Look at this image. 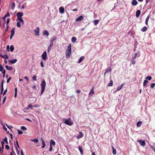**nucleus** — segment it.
<instances>
[{
	"mask_svg": "<svg viewBox=\"0 0 155 155\" xmlns=\"http://www.w3.org/2000/svg\"><path fill=\"white\" fill-rule=\"evenodd\" d=\"M36 78L37 76H34L32 78V79L35 81L36 80Z\"/></svg>",
	"mask_w": 155,
	"mask_h": 155,
	"instance_id": "3c124183",
	"label": "nucleus"
},
{
	"mask_svg": "<svg viewBox=\"0 0 155 155\" xmlns=\"http://www.w3.org/2000/svg\"><path fill=\"white\" fill-rule=\"evenodd\" d=\"M99 22V21L98 20H94V25H96Z\"/></svg>",
	"mask_w": 155,
	"mask_h": 155,
	"instance_id": "c9c22d12",
	"label": "nucleus"
},
{
	"mask_svg": "<svg viewBox=\"0 0 155 155\" xmlns=\"http://www.w3.org/2000/svg\"><path fill=\"white\" fill-rule=\"evenodd\" d=\"M4 68L3 67H2L1 64L0 65V71L1 72H2L3 71V70H4Z\"/></svg>",
	"mask_w": 155,
	"mask_h": 155,
	"instance_id": "58836bf2",
	"label": "nucleus"
},
{
	"mask_svg": "<svg viewBox=\"0 0 155 155\" xmlns=\"http://www.w3.org/2000/svg\"><path fill=\"white\" fill-rule=\"evenodd\" d=\"M14 49V47L13 45H11L10 47V50L11 52H12Z\"/></svg>",
	"mask_w": 155,
	"mask_h": 155,
	"instance_id": "473e14b6",
	"label": "nucleus"
},
{
	"mask_svg": "<svg viewBox=\"0 0 155 155\" xmlns=\"http://www.w3.org/2000/svg\"><path fill=\"white\" fill-rule=\"evenodd\" d=\"M31 141H34L36 143H37L38 142V140L37 138H35L34 139L31 140Z\"/></svg>",
	"mask_w": 155,
	"mask_h": 155,
	"instance_id": "2f4dec72",
	"label": "nucleus"
},
{
	"mask_svg": "<svg viewBox=\"0 0 155 155\" xmlns=\"http://www.w3.org/2000/svg\"><path fill=\"white\" fill-rule=\"evenodd\" d=\"M148 83V81L147 80H145L143 83V85L145 86Z\"/></svg>",
	"mask_w": 155,
	"mask_h": 155,
	"instance_id": "7c9ffc66",
	"label": "nucleus"
},
{
	"mask_svg": "<svg viewBox=\"0 0 155 155\" xmlns=\"http://www.w3.org/2000/svg\"><path fill=\"white\" fill-rule=\"evenodd\" d=\"M8 28H6L5 29V31L3 33V34L4 35H5V34L7 32V31H8Z\"/></svg>",
	"mask_w": 155,
	"mask_h": 155,
	"instance_id": "338daca9",
	"label": "nucleus"
},
{
	"mask_svg": "<svg viewBox=\"0 0 155 155\" xmlns=\"http://www.w3.org/2000/svg\"><path fill=\"white\" fill-rule=\"evenodd\" d=\"M42 148H44L45 147V143L44 141H43V142H42Z\"/></svg>",
	"mask_w": 155,
	"mask_h": 155,
	"instance_id": "ea45409f",
	"label": "nucleus"
},
{
	"mask_svg": "<svg viewBox=\"0 0 155 155\" xmlns=\"http://www.w3.org/2000/svg\"><path fill=\"white\" fill-rule=\"evenodd\" d=\"M94 89H93V88H92L91 89V91H90V92L89 93V95H90V94H91V93H92V94H94Z\"/></svg>",
	"mask_w": 155,
	"mask_h": 155,
	"instance_id": "c03bdc74",
	"label": "nucleus"
},
{
	"mask_svg": "<svg viewBox=\"0 0 155 155\" xmlns=\"http://www.w3.org/2000/svg\"><path fill=\"white\" fill-rule=\"evenodd\" d=\"M1 56L5 59H7L8 58V55L6 54H5L4 55H1Z\"/></svg>",
	"mask_w": 155,
	"mask_h": 155,
	"instance_id": "b1692460",
	"label": "nucleus"
},
{
	"mask_svg": "<svg viewBox=\"0 0 155 155\" xmlns=\"http://www.w3.org/2000/svg\"><path fill=\"white\" fill-rule=\"evenodd\" d=\"M40 64H41V66L42 68L44 67V65L43 63V62L42 61H41Z\"/></svg>",
	"mask_w": 155,
	"mask_h": 155,
	"instance_id": "09e8293b",
	"label": "nucleus"
},
{
	"mask_svg": "<svg viewBox=\"0 0 155 155\" xmlns=\"http://www.w3.org/2000/svg\"><path fill=\"white\" fill-rule=\"evenodd\" d=\"M146 79L148 80L149 81H150L152 79V77L151 76H148Z\"/></svg>",
	"mask_w": 155,
	"mask_h": 155,
	"instance_id": "a19ab883",
	"label": "nucleus"
},
{
	"mask_svg": "<svg viewBox=\"0 0 155 155\" xmlns=\"http://www.w3.org/2000/svg\"><path fill=\"white\" fill-rule=\"evenodd\" d=\"M155 86V83H152L150 85V87L153 88Z\"/></svg>",
	"mask_w": 155,
	"mask_h": 155,
	"instance_id": "37998d69",
	"label": "nucleus"
},
{
	"mask_svg": "<svg viewBox=\"0 0 155 155\" xmlns=\"http://www.w3.org/2000/svg\"><path fill=\"white\" fill-rule=\"evenodd\" d=\"M131 62L133 64H135L136 62L134 60V59H133V60L131 61Z\"/></svg>",
	"mask_w": 155,
	"mask_h": 155,
	"instance_id": "603ef678",
	"label": "nucleus"
},
{
	"mask_svg": "<svg viewBox=\"0 0 155 155\" xmlns=\"http://www.w3.org/2000/svg\"><path fill=\"white\" fill-rule=\"evenodd\" d=\"M59 12L61 13H63L64 12V8L61 7L59 8Z\"/></svg>",
	"mask_w": 155,
	"mask_h": 155,
	"instance_id": "2eb2a0df",
	"label": "nucleus"
},
{
	"mask_svg": "<svg viewBox=\"0 0 155 155\" xmlns=\"http://www.w3.org/2000/svg\"><path fill=\"white\" fill-rule=\"evenodd\" d=\"M43 35L48 36L49 35V32L47 30H44L43 32Z\"/></svg>",
	"mask_w": 155,
	"mask_h": 155,
	"instance_id": "bb28decb",
	"label": "nucleus"
},
{
	"mask_svg": "<svg viewBox=\"0 0 155 155\" xmlns=\"http://www.w3.org/2000/svg\"><path fill=\"white\" fill-rule=\"evenodd\" d=\"M142 123V122L141 121H139L137 123V126L138 127H139L140 126L141 124Z\"/></svg>",
	"mask_w": 155,
	"mask_h": 155,
	"instance_id": "c756f323",
	"label": "nucleus"
},
{
	"mask_svg": "<svg viewBox=\"0 0 155 155\" xmlns=\"http://www.w3.org/2000/svg\"><path fill=\"white\" fill-rule=\"evenodd\" d=\"M21 128L22 130H27V128L26 127H25V126H22L21 127Z\"/></svg>",
	"mask_w": 155,
	"mask_h": 155,
	"instance_id": "79ce46f5",
	"label": "nucleus"
},
{
	"mask_svg": "<svg viewBox=\"0 0 155 155\" xmlns=\"http://www.w3.org/2000/svg\"><path fill=\"white\" fill-rule=\"evenodd\" d=\"M18 20H19L21 22L23 23L24 22V21L22 19V18L21 17L18 18Z\"/></svg>",
	"mask_w": 155,
	"mask_h": 155,
	"instance_id": "4c0bfd02",
	"label": "nucleus"
},
{
	"mask_svg": "<svg viewBox=\"0 0 155 155\" xmlns=\"http://www.w3.org/2000/svg\"><path fill=\"white\" fill-rule=\"evenodd\" d=\"M57 38L56 37L54 36L50 41V44L49 46L50 47H52L53 46L54 42Z\"/></svg>",
	"mask_w": 155,
	"mask_h": 155,
	"instance_id": "20e7f679",
	"label": "nucleus"
},
{
	"mask_svg": "<svg viewBox=\"0 0 155 155\" xmlns=\"http://www.w3.org/2000/svg\"><path fill=\"white\" fill-rule=\"evenodd\" d=\"M149 18H150V15H149L147 16V17L146 18V21H145V24L147 25H148V22L149 20Z\"/></svg>",
	"mask_w": 155,
	"mask_h": 155,
	"instance_id": "cd10ccee",
	"label": "nucleus"
},
{
	"mask_svg": "<svg viewBox=\"0 0 155 155\" xmlns=\"http://www.w3.org/2000/svg\"><path fill=\"white\" fill-rule=\"evenodd\" d=\"M111 71V69L110 68L109 69H107L104 74V77H105V75L106 74L108 73L109 72V71Z\"/></svg>",
	"mask_w": 155,
	"mask_h": 155,
	"instance_id": "dca6fc26",
	"label": "nucleus"
},
{
	"mask_svg": "<svg viewBox=\"0 0 155 155\" xmlns=\"http://www.w3.org/2000/svg\"><path fill=\"white\" fill-rule=\"evenodd\" d=\"M151 148L153 149V150L155 152V147L153 146L150 145V146Z\"/></svg>",
	"mask_w": 155,
	"mask_h": 155,
	"instance_id": "8fccbe9b",
	"label": "nucleus"
},
{
	"mask_svg": "<svg viewBox=\"0 0 155 155\" xmlns=\"http://www.w3.org/2000/svg\"><path fill=\"white\" fill-rule=\"evenodd\" d=\"M131 4L133 6H135L137 4V2L136 0H133L131 3Z\"/></svg>",
	"mask_w": 155,
	"mask_h": 155,
	"instance_id": "a211bd4d",
	"label": "nucleus"
},
{
	"mask_svg": "<svg viewBox=\"0 0 155 155\" xmlns=\"http://www.w3.org/2000/svg\"><path fill=\"white\" fill-rule=\"evenodd\" d=\"M41 86V94H42L45 90L46 86V82L45 80L42 81Z\"/></svg>",
	"mask_w": 155,
	"mask_h": 155,
	"instance_id": "7ed1b4c3",
	"label": "nucleus"
},
{
	"mask_svg": "<svg viewBox=\"0 0 155 155\" xmlns=\"http://www.w3.org/2000/svg\"><path fill=\"white\" fill-rule=\"evenodd\" d=\"M113 150V153L114 155H116L117 153V152L116 149L114 148L113 146H111Z\"/></svg>",
	"mask_w": 155,
	"mask_h": 155,
	"instance_id": "aec40b11",
	"label": "nucleus"
},
{
	"mask_svg": "<svg viewBox=\"0 0 155 155\" xmlns=\"http://www.w3.org/2000/svg\"><path fill=\"white\" fill-rule=\"evenodd\" d=\"M12 64H13L16 63L17 61V60L16 59H14L10 61H9Z\"/></svg>",
	"mask_w": 155,
	"mask_h": 155,
	"instance_id": "393cba45",
	"label": "nucleus"
},
{
	"mask_svg": "<svg viewBox=\"0 0 155 155\" xmlns=\"http://www.w3.org/2000/svg\"><path fill=\"white\" fill-rule=\"evenodd\" d=\"M71 45L69 44L68 45L67 50L65 51V55L66 58H69L71 56Z\"/></svg>",
	"mask_w": 155,
	"mask_h": 155,
	"instance_id": "f257e3e1",
	"label": "nucleus"
},
{
	"mask_svg": "<svg viewBox=\"0 0 155 155\" xmlns=\"http://www.w3.org/2000/svg\"><path fill=\"white\" fill-rule=\"evenodd\" d=\"M6 126L8 127V128L9 129H11V128H12V126H9L7 124H6Z\"/></svg>",
	"mask_w": 155,
	"mask_h": 155,
	"instance_id": "69168bd1",
	"label": "nucleus"
},
{
	"mask_svg": "<svg viewBox=\"0 0 155 155\" xmlns=\"http://www.w3.org/2000/svg\"><path fill=\"white\" fill-rule=\"evenodd\" d=\"M5 148L6 149H7V150H9V146L8 145H6L5 146Z\"/></svg>",
	"mask_w": 155,
	"mask_h": 155,
	"instance_id": "4d7b16f0",
	"label": "nucleus"
},
{
	"mask_svg": "<svg viewBox=\"0 0 155 155\" xmlns=\"http://www.w3.org/2000/svg\"><path fill=\"white\" fill-rule=\"evenodd\" d=\"M17 26L18 27V28H19L21 26V25H20V22H18L17 23Z\"/></svg>",
	"mask_w": 155,
	"mask_h": 155,
	"instance_id": "a18cd8bd",
	"label": "nucleus"
},
{
	"mask_svg": "<svg viewBox=\"0 0 155 155\" xmlns=\"http://www.w3.org/2000/svg\"><path fill=\"white\" fill-rule=\"evenodd\" d=\"M113 85V81L112 80H110V81L109 83L108 84V87H110L112 86Z\"/></svg>",
	"mask_w": 155,
	"mask_h": 155,
	"instance_id": "412c9836",
	"label": "nucleus"
},
{
	"mask_svg": "<svg viewBox=\"0 0 155 155\" xmlns=\"http://www.w3.org/2000/svg\"><path fill=\"white\" fill-rule=\"evenodd\" d=\"M17 131L18 132V134H23V132L21 131H20L19 130H18Z\"/></svg>",
	"mask_w": 155,
	"mask_h": 155,
	"instance_id": "49530a36",
	"label": "nucleus"
},
{
	"mask_svg": "<svg viewBox=\"0 0 155 155\" xmlns=\"http://www.w3.org/2000/svg\"><path fill=\"white\" fill-rule=\"evenodd\" d=\"M83 136V134L82 132H79V134L77 136V137L78 139L82 138Z\"/></svg>",
	"mask_w": 155,
	"mask_h": 155,
	"instance_id": "6e6552de",
	"label": "nucleus"
},
{
	"mask_svg": "<svg viewBox=\"0 0 155 155\" xmlns=\"http://www.w3.org/2000/svg\"><path fill=\"white\" fill-rule=\"evenodd\" d=\"M138 54L137 53H135L134 54V56L132 58V59H135L138 56Z\"/></svg>",
	"mask_w": 155,
	"mask_h": 155,
	"instance_id": "72a5a7b5",
	"label": "nucleus"
},
{
	"mask_svg": "<svg viewBox=\"0 0 155 155\" xmlns=\"http://www.w3.org/2000/svg\"><path fill=\"white\" fill-rule=\"evenodd\" d=\"M15 28H13L11 31V35H12L13 36L15 34Z\"/></svg>",
	"mask_w": 155,
	"mask_h": 155,
	"instance_id": "6ab92c4d",
	"label": "nucleus"
},
{
	"mask_svg": "<svg viewBox=\"0 0 155 155\" xmlns=\"http://www.w3.org/2000/svg\"><path fill=\"white\" fill-rule=\"evenodd\" d=\"M7 88L4 91V93L3 94V95H4L6 93L7 91Z\"/></svg>",
	"mask_w": 155,
	"mask_h": 155,
	"instance_id": "5fc2aeb1",
	"label": "nucleus"
},
{
	"mask_svg": "<svg viewBox=\"0 0 155 155\" xmlns=\"http://www.w3.org/2000/svg\"><path fill=\"white\" fill-rule=\"evenodd\" d=\"M63 121L65 124L69 126H71L74 124L73 122L71 121V119H69L67 120L64 119Z\"/></svg>",
	"mask_w": 155,
	"mask_h": 155,
	"instance_id": "f03ea898",
	"label": "nucleus"
},
{
	"mask_svg": "<svg viewBox=\"0 0 155 155\" xmlns=\"http://www.w3.org/2000/svg\"><path fill=\"white\" fill-rule=\"evenodd\" d=\"M83 18L84 17L83 16H80L76 18V21H78L82 20L83 19Z\"/></svg>",
	"mask_w": 155,
	"mask_h": 155,
	"instance_id": "9d476101",
	"label": "nucleus"
},
{
	"mask_svg": "<svg viewBox=\"0 0 155 155\" xmlns=\"http://www.w3.org/2000/svg\"><path fill=\"white\" fill-rule=\"evenodd\" d=\"M55 142L53 140H51L50 142V146H52V145H53L54 146L55 145Z\"/></svg>",
	"mask_w": 155,
	"mask_h": 155,
	"instance_id": "9b49d317",
	"label": "nucleus"
},
{
	"mask_svg": "<svg viewBox=\"0 0 155 155\" xmlns=\"http://www.w3.org/2000/svg\"><path fill=\"white\" fill-rule=\"evenodd\" d=\"M9 21H10V19H9V18H8L7 19V21H6L7 25H8V23L9 22Z\"/></svg>",
	"mask_w": 155,
	"mask_h": 155,
	"instance_id": "0e129e2a",
	"label": "nucleus"
},
{
	"mask_svg": "<svg viewBox=\"0 0 155 155\" xmlns=\"http://www.w3.org/2000/svg\"><path fill=\"white\" fill-rule=\"evenodd\" d=\"M6 99V97H5L3 99V104H4V102L5 101Z\"/></svg>",
	"mask_w": 155,
	"mask_h": 155,
	"instance_id": "052dcab7",
	"label": "nucleus"
},
{
	"mask_svg": "<svg viewBox=\"0 0 155 155\" xmlns=\"http://www.w3.org/2000/svg\"><path fill=\"white\" fill-rule=\"evenodd\" d=\"M43 60L45 61L47 58V53L46 51H44L41 56Z\"/></svg>",
	"mask_w": 155,
	"mask_h": 155,
	"instance_id": "39448f33",
	"label": "nucleus"
},
{
	"mask_svg": "<svg viewBox=\"0 0 155 155\" xmlns=\"http://www.w3.org/2000/svg\"><path fill=\"white\" fill-rule=\"evenodd\" d=\"M78 149L80 151L81 154V155H82L84 153V151L82 148V147H80V146H78Z\"/></svg>",
	"mask_w": 155,
	"mask_h": 155,
	"instance_id": "f3484780",
	"label": "nucleus"
},
{
	"mask_svg": "<svg viewBox=\"0 0 155 155\" xmlns=\"http://www.w3.org/2000/svg\"><path fill=\"white\" fill-rule=\"evenodd\" d=\"M23 14L21 12H18L17 14V16L18 18L21 17L23 16Z\"/></svg>",
	"mask_w": 155,
	"mask_h": 155,
	"instance_id": "1a4fd4ad",
	"label": "nucleus"
},
{
	"mask_svg": "<svg viewBox=\"0 0 155 155\" xmlns=\"http://www.w3.org/2000/svg\"><path fill=\"white\" fill-rule=\"evenodd\" d=\"M3 129H4L5 130V131H7V128L6 127H5V126H3Z\"/></svg>",
	"mask_w": 155,
	"mask_h": 155,
	"instance_id": "774afa93",
	"label": "nucleus"
},
{
	"mask_svg": "<svg viewBox=\"0 0 155 155\" xmlns=\"http://www.w3.org/2000/svg\"><path fill=\"white\" fill-rule=\"evenodd\" d=\"M52 150H53V148H52V146H50V149H49V151H52Z\"/></svg>",
	"mask_w": 155,
	"mask_h": 155,
	"instance_id": "680f3d73",
	"label": "nucleus"
},
{
	"mask_svg": "<svg viewBox=\"0 0 155 155\" xmlns=\"http://www.w3.org/2000/svg\"><path fill=\"white\" fill-rule=\"evenodd\" d=\"M2 72V73L3 74V77L4 78L5 74V69H4Z\"/></svg>",
	"mask_w": 155,
	"mask_h": 155,
	"instance_id": "de8ad7c7",
	"label": "nucleus"
},
{
	"mask_svg": "<svg viewBox=\"0 0 155 155\" xmlns=\"http://www.w3.org/2000/svg\"><path fill=\"white\" fill-rule=\"evenodd\" d=\"M141 13V11L140 10H137L136 12V15L137 17H138L140 15Z\"/></svg>",
	"mask_w": 155,
	"mask_h": 155,
	"instance_id": "f8f14e48",
	"label": "nucleus"
},
{
	"mask_svg": "<svg viewBox=\"0 0 155 155\" xmlns=\"http://www.w3.org/2000/svg\"><path fill=\"white\" fill-rule=\"evenodd\" d=\"M6 68L8 70L11 71L13 69V68L12 66L9 67L8 65H7L5 66Z\"/></svg>",
	"mask_w": 155,
	"mask_h": 155,
	"instance_id": "4be33fe9",
	"label": "nucleus"
},
{
	"mask_svg": "<svg viewBox=\"0 0 155 155\" xmlns=\"http://www.w3.org/2000/svg\"><path fill=\"white\" fill-rule=\"evenodd\" d=\"M15 6V2H13L12 3V9H13Z\"/></svg>",
	"mask_w": 155,
	"mask_h": 155,
	"instance_id": "e433bc0d",
	"label": "nucleus"
},
{
	"mask_svg": "<svg viewBox=\"0 0 155 155\" xmlns=\"http://www.w3.org/2000/svg\"><path fill=\"white\" fill-rule=\"evenodd\" d=\"M11 79V78L10 77L7 80V82L8 83Z\"/></svg>",
	"mask_w": 155,
	"mask_h": 155,
	"instance_id": "13d9d810",
	"label": "nucleus"
},
{
	"mask_svg": "<svg viewBox=\"0 0 155 155\" xmlns=\"http://www.w3.org/2000/svg\"><path fill=\"white\" fill-rule=\"evenodd\" d=\"M77 40V38L76 37H73L71 38V41H72L74 43Z\"/></svg>",
	"mask_w": 155,
	"mask_h": 155,
	"instance_id": "c85d7f7f",
	"label": "nucleus"
},
{
	"mask_svg": "<svg viewBox=\"0 0 155 155\" xmlns=\"http://www.w3.org/2000/svg\"><path fill=\"white\" fill-rule=\"evenodd\" d=\"M138 142H139L140 144L142 146H144L145 144V142L144 140L142 141V140H140Z\"/></svg>",
	"mask_w": 155,
	"mask_h": 155,
	"instance_id": "0eeeda50",
	"label": "nucleus"
},
{
	"mask_svg": "<svg viewBox=\"0 0 155 155\" xmlns=\"http://www.w3.org/2000/svg\"><path fill=\"white\" fill-rule=\"evenodd\" d=\"M147 29V28L146 26H144L141 29V31L143 32L145 31Z\"/></svg>",
	"mask_w": 155,
	"mask_h": 155,
	"instance_id": "a878e982",
	"label": "nucleus"
},
{
	"mask_svg": "<svg viewBox=\"0 0 155 155\" xmlns=\"http://www.w3.org/2000/svg\"><path fill=\"white\" fill-rule=\"evenodd\" d=\"M4 80H3L2 81L1 83V94L4 90V88H3V84H4Z\"/></svg>",
	"mask_w": 155,
	"mask_h": 155,
	"instance_id": "4468645a",
	"label": "nucleus"
},
{
	"mask_svg": "<svg viewBox=\"0 0 155 155\" xmlns=\"http://www.w3.org/2000/svg\"><path fill=\"white\" fill-rule=\"evenodd\" d=\"M35 34V35L37 36H38L39 35V28L38 27L36 29L34 30Z\"/></svg>",
	"mask_w": 155,
	"mask_h": 155,
	"instance_id": "423d86ee",
	"label": "nucleus"
},
{
	"mask_svg": "<svg viewBox=\"0 0 155 155\" xmlns=\"http://www.w3.org/2000/svg\"><path fill=\"white\" fill-rule=\"evenodd\" d=\"M51 47H50V46H49L48 47V52H49L50 51H51Z\"/></svg>",
	"mask_w": 155,
	"mask_h": 155,
	"instance_id": "bf43d9fd",
	"label": "nucleus"
},
{
	"mask_svg": "<svg viewBox=\"0 0 155 155\" xmlns=\"http://www.w3.org/2000/svg\"><path fill=\"white\" fill-rule=\"evenodd\" d=\"M6 50L8 51H9V45H7L6 46Z\"/></svg>",
	"mask_w": 155,
	"mask_h": 155,
	"instance_id": "864d4df0",
	"label": "nucleus"
},
{
	"mask_svg": "<svg viewBox=\"0 0 155 155\" xmlns=\"http://www.w3.org/2000/svg\"><path fill=\"white\" fill-rule=\"evenodd\" d=\"M2 140H3V141H4V142H5V143H7V144H8V141H7V139L6 137H5V138H4V139H3Z\"/></svg>",
	"mask_w": 155,
	"mask_h": 155,
	"instance_id": "f704fd0d",
	"label": "nucleus"
},
{
	"mask_svg": "<svg viewBox=\"0 0 155 155\" xmlns=\"http://www.w3.org/2000/svg\"><path fill=\"white\" fill-rule=\"evenodd\" d=\"M124 84L122 83V84H121L120 87H118L117 88L116 90L117 91L120 90L124 86Z\"/></svg>",
	"mask_w": 155,
	"mask_h": 155,
	"instance_id": "ddd939ff",
	"label": "nucleus"
},
{
	"mask_svg": "<svg viewBox=\"0 0 155 155\" xmlns=\"http://www.w3.org/2000/svg\"><path fill=\"white\" fill-rule=\"evenodd\" d=\"M5 16L6 17L9 16H10V14H9V13L8 12L5 15Z\"/></svg>",
	"mask_w": 155,
	"mask_h": 155,
	"instance_id": "e2e57ef3",
	"label": "nucleus"
},
{
	"mask_svg": "<svg viewBox=\"0 0 155 155\" xmlns=\"http://www.w3.org/2000/svg\"><path fill=\"white\" fill-rule=\"evenodd\" d=\"M29 108H30L31 109H32V105L31 104H29V105H28V107Z\"/></svg>",
	"mask_w": 155,
	"mask_h": 155,
	"instance_id": "6e6d98bb",
	"label": "nucleus"
},
{
	"mask_svg": "<svg viewBox=\"0 0 155 155\" xmlns=\"http://www.w3.org/2000/svg\"><path fill=\"white\" fill-rule=\"evenodd\" d=\"M84 56H81V57L78 62V63H81L82 62V61L84 59Z\"/></svg>",
	"mask_w": 155,
	"mask_h": 155,
	"instance_id": "5701e85b",
	"label": "nucleus"
}]
</instances>
